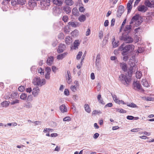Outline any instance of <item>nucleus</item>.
I'll return each instance as SVG.
<instances>
[{"instance_id":"1","label":"nucleus","mask_w":154,"mask_h":154,"mask_svg":"<svg viewBox=\"0 0 154 154\" xmlns=\"http://www.w3.org/2000/svg\"><path fill=\"white\" fill-rule=\"evenodd\" d=\"M133 67H131L128 70V74L125 75L124 74H121L119 76V80L121 82L126 86H128L129 85V83L131 81V79L130 78L132 76L133 72Z\"/></svg>"},{"instance_id":"2","label":"nucleus","mask_w":154,"mask_h":154,"mask_svg":"<svg viewBox=\"0 0 154 154\" xmlns=\"http://www.w3.org/2000/svg\"><path fill=\"white\" fill-rule=\"evenodd\" d=\"M134 46L132 44L126 45L123 43L118 48V50L122 51V55L123 56L127 55L130 52L134 49Z\"/></svg>"},{"instance_id":"3","label":"nucleus","mask_w":154,"mask_h":154,"mask_svg":"<svg viewBox=\"0 0 154 154\" xmlns=\"http://www.w3.org/2000/svg\"><path fill=\"white\" fill-rule=\"evenodd\" d=\"M140 15L139 14H136L134 16L131 18L130 23V24H132L134 23V25L136 26H139L142 22V21L139 20Z\"/></svg>"},{"instance_id":"4","label":"nucleus","mask_w":154,"mask_h":154,"mask_svg":"<svg viewBox=\"0 0 154 154\" xmlns=\"http://www.w3.org/2000/svg\"><path fill=\"white\" fill-rule=\"evenodd\" d=\"M50 0H43L40 2L39 7L42 10H47L50 5Z\"/></svg>"},{"instance_id":"5","label":"nucleus","mask_w":154,"mask_h":154,"mask_svg":"<svg viewBox=\"0 0 154 154\" xmlns=\"http://www.w3.org/2000/svg\"><path fill=\"white\" fill-rule=\"evenodd\" d=\"M121 40L123 41L126 43H131L133 42V39L128 34H122V36L120 37Z\"/></svg>"},{"instance_id":"6","label":"nucleus","mask_w":154,"mask_h":154,"mask_svg":"<svg viewBox=\"0 0 154 154\" xmlns=\"http://www.w3.org/2000/svg\"><path fill=\"white\" fill-rule=\"evenodd\" d=\"M62 11V9L60 7H54L53 8V14L55 16H58Z\"/></svg>"},{"instance_id":"7","label":"nucleus","mask_w":154,"mask_h":154,"mask_svg":"<svg viewBox=\"0 0 154 154\" xmlns=\"http://www.w3.org/2000/svg\"><path fill=\"white\" fill-rule=\"evenodd\" d=\"M28 5L30 9H32L34 7L37 5V2L34 0H29L28 2Z\"/></svg>"},{"instance_id":"8","label":"nucleus","mask_w":154,"mask_h":154,"mask_svg":"<svg viewBox=\"0 0 154 154\" xmlns=\"http://www.w3.org/2000/svg\"><path fill=\"white\" fill-rule=\"evenodd\" d=\"M132 26L131 24L126 26L124 30V32L122 34H128L132 30Z\"/></svg>"},{"instance_id":"9","label":"nucleus","mask_w":154,"mask_h":154,"mask_svg":"<svg viewBox=\"0 0 154 154\" xmlns=\"http://www.w3.org/2000/svg\"><path fill=\"white\" fill-rule=\"evenodd\" d=\"M40 90L39 88L36 86L32 90V94L34 97H36L38 95Z\"/></svg>"},{"instance_id":"10","label":"nucleus","mask_w":154,"mask_h":154,"mask_svg":"<svg viewBox=\"0 0 154 154\" xmlns=\"http://www.w3.org/2000/svg\"><path fill=\"white\" fill-rule=\"evenodd\" d=\"M54 61V57L52 56H50L48 57L46 63L48 65L51 66L53 63Z\"/></svg>"},{"instance_id":"11","label":"nucleus","mask_w":154,"mask_h":154,"mask_svg":"<svg viewBox=\"0 0 154 154\" xmlns=\"http://www.w3.org/2000/svg\"><path fill=\"white\" fill-rule=\"evenodd\" d=\"M137 10L139 11L145 12L147 10V8L144 5H141L138 7Z\"/></svg>"},{"instance_id":"12","label":"nucleus","mask_w":154,"mask_h":154,"mask_svg":"<svg viewBox=\"0 0 154 154\" xmlns=\"http://www.w3.org/2000/svg\"><path fill=\"white\" fill-rule=\"evenodd\" d=\"M67 75H66V77L67 82L68 84H70L72 82L71 75L70 72L69 70L67 71Z\"/></svg>"},{"instance_id":"13","label":"nucleus","mask_w":154,"mask_h":154,"mask_svg":"<svg viewBox=\"0 0 154 154\" xmlns=\"http://www.w3.org/2000/svg\"><path fill=\"white\" fill-rule=\"evenodd\" d=\"M133 87L134 89L135 90V88H136L137 89H140L141 86L138 82L134 81L133 83Z\"/></svg>"},{"instance_id":"14","label":"nucleus","mask_w":154,"mask_h":154,"mask_svg":"<svg viewBox=\"0 0 154 154\" xmlns=\"http://www.w3.org/2000/svg\"><path fill=\"white\" fill-rule=\"evenodd\" d=\"M120 66L122 70L125 72L127 71L128 67L126 64L125 63L122 62L120 63H119Z\"/></svg>"},{"instance_id":"15","label":"nucleus","mask_w":154,"mask_h":154,"mask_svg":"<svg viewBox=\"0 0 154 154\" xmlns=\"http://www.w3.org/2000/svg\"><path fill=\"white\" fill-rule=\"evenodd\" d=\"M41 80L40 77H37L35 79V81H34L33 84L34 85L38 86H40L41 84Z\"/></svg>"},{"instance_id":"16","label":"nucleus","mask_w":154,"mask_h":154,"mask_svg":"<svg viewBox=\"0 0 154 154\" xmlns=\"http://www.w3.org/2000/svg\"><path fill=\"white\" fill-rule=\"evenodd\" d=\"M77 23H79V22L71 21L69 22L68 24L69 25V27L75 28L77 27Z\"/></svg>"},{"instance_id":"17","label":"nucleus","mask_w":154,"mask_h":154,"mask_svg":"<svg viewBox=\"0 0 154 154\" xmlns=\"http://www.w3.org/2000/svg\"><path fill=\"white\" fill-rule=\"evenodd\" d=\"M63 10L66 14H69L71 13V8L69 6H65L63 8Z\"/></svg>"},{"instance_id":"18","label":"nucleus","mask_w":154,"mask_h":154,"mask_svg":"<svg viewBox=\"0 0 154 154\" xmlns=\"http://www.w3.org/2000/svg\"><path fill=\"white\" fill-rule=\"evenodd\" d=\"M68 53L67 52H64L62 54L58 55L57 56V59L58 60H62L65 56H66Z\"/></svg>"},{"instance_id":"19","label":"nucleus","mask_w":154,"mask_h":154,"mask_svg":"<svg viewBox=\"0 0 154 154\" xmlns=\"http://www.w3.org/2000/svg\"><path fill=\"white\" fill-rule=\"evenodd\" d=\"M60 109L62 113H64L67 112V108L64 104H63L60 106Z\"/></svg>"},{"instance_id":"20","label":"nucleus","mask_w":154,"mask_h":154,"mask_svg":"<svg viewBox=\"0 0 154 154\" xmlns=\"http://www.w3.org/2000/svg\"><path fill=\"white\" fill-rule=\"evenodd\" d=\"M66 43L67 45H69L72 42V39L70 36H67L65 38Z\"/></svg>"},{"instance_id":"21","label":"nucleus","mask_w":154,"mask_h":154,"mask_svg":"<svg viewBox=\"0 0 154 154\" xmlns=\"http://www.w3.org/2000/svg\"><path fill=\"white\" fill-rule=\"evenodd\" d=\"M80 45L79 41V40H75L74 42L73 49L76 50L78 48V46Z\"/></svg>"},{"instance_id":"22","label":"nucleus","mask_w":154,"mask_h":154,"mask_svg":"<svg viewBox=\"0 0 154 154\" xmlns=\"http://www.w3.org/2000/svg\"><path fill=\"white\" fill-rule=\"evenodd\" d=\"M145 5L149 7H154V4H152L149 0H146L144 2Z\"/></svg>"},{"instance_id":"23","label":"nucleus","mask_w":154,"mask_h":154,"mask_svg":"<svg viewBox=\"0 0 154 154\" xmlns=\"http://www.w3.org/2000/svg\"><path fill=\"white\" fill-rule=\"evenodd\" d=\"M53 2L54 4L58 6H61L63 3L61 0H53Z\"/></svg>"},{"instance_id":"24","label":"nucleus","mask_w":154,"mask_h":154,"mask_svg":"<svg viewBox=\"0 0 154 154\" xmlns=\"http://www.w3.org/2000/svg\"><path fill=\"white\" fill-rule=\"evenodd\" d=\"M86 17L84 15L82 14L79 17L78 20L80 22H83L86 20Z\"/></svg>"},{"instance_id":"25","label":"nucleus","mask_w":154,"mask_h":154,"mask_svg":"<svg viewBox=\"0 0 154 154\" xmlns=\"http://www.w3.org/2000/svg\"><path fill=\"white\" fill-rule=\"evenodd\" d=\"M84 108L85 111L88 113H89L91 112V109L89 105L87 104H85L84 105Z\"/></svg>"},{"instance_id":"26","label":"nucleus","mask_w":154,"mask_h":154,"mask_svg":"<svg viewBox=\"0 0 154 154\" xmlns=\"http://www.w3.org/2000/svg\"><path fill=\"white\" fill-rule=\"evenodd\" d=\"M72 13L73 15L76 16H79V14L78 11L76 8H73L72 10Z\"/></svg>"},{"instance_id":"27","label":"nucleus","mask_w":154,"mask_h":154,"mask_svg":"<svg viewBox=\"0 0 154 154\" xmlns=\"http://www.w3.org/2000/svg\"><path fill=\"white\" fill-rule=\"evenodd\" d=\"M65 2L68 6L72 5L74 3V2L72 0H66Z\"/></svg>"},{"instance_id":"28","label":"nucleus","mask_w":154,"mask_h":154,"mask_svg":"<svg viewBox=\"0 0 154 154\" xmlns=\"http://www.w3.org/2000/svg\"><path fill=\"white\" fill-rule=\"evenodd\" d=\"M119 41H115V38H113V40L112 42L113 46L114 48H116L118 47L119 45Z\"/></svg>"},{"instance_id":"29","label":"nucleus","mask_w":154,"mask_h":154,"mask_svg":"<svg viewBox=\"0 0 154 154\" xmlns=\"http://www.w3.org/2000/svg\"><path fill=\"white\" fill-rule=\"evenodd\" d=\"M142 84L145 87H148L149 86V84H148L147 82L145 79H142Z\"/></svg>"},{"instance_id":"30","label":"nucleus","mask_w":154,"mask_h":154,"mask_svg":"<svg viewBox=\"0 0 154 154\" xmlns=\"http://www.w3.org/2000/svg\"><path fill=\"white\" fill-rule=\"evenodd\" d=\"M119 12L123 13L124 11V7L122 5H120L119 6L118 10Z\"/></svg>"},{"instance_id":"31","label":"nucleus","mask_w":154,"mask_h":154,"mask_svg":"<svg viewBox=\"0 0 154 154\" xmlns=\"http://www.w3.org/2000/svg\"><path fill=\"white\" fill-rule=\"evenodd\" d=\"M23 106L27 108H29L32 107V104L31 103L28 102L27 103L24 104Z\"/></svg>"},{"instance_id":"32","label":"nucleus","mask_w":154,"mask_h":154,"mask_svg":"<svg viewBox=\"0 0 154 154\" xmlns=\"http://www.w3.org/2000/svg\"><path fill=\"white\" fill-rule=\"evenodd\" d=\"M78 31L77 29H75L72 32L71 34L73 36H76L78 35Z\"/></svg>"},{"instance_id":"33","label":"nucleus","mask_w":154,"mask_h":154,"mask_svg":"<svg viewBox=\"0 0 154 154\" xmlns=\"http://www.w3.org/2000/svg\"><path fill=\"white\" fill-rule=\"evenodd\" d=\"M11 97L12 99L16 98L18 97V94L17 92H14L11 95Z\"/></svg>"},{"instance_id":"34","label":"nucleus","mask_w":154,"mask_h":154,"mask_svg":"<svg viewBox=\"0 0 154 154\" xmlns=\"http://www.w3.org/2000/svg\"><path fill=\"white\" fill-rule=\"evenodd\" d=\"M142 75V73L140 72L137 71L136 73V77L137 79H140Z\"/></svg>"},{"instance_id":"35","label":"nucleus","mask_w":154,"mask_h":154,"mask_svg":"<svg viewBox=\"0 0 154 154\" xmlns=\"http://www.w3.org/2000/svg\"><path fill=\"white\" fill-rule=\"evenodd\" d=\"M127 8L128 9V13L130 12L132 8V5L129 3H127Z\"/></svg>"},{"instance_id":"36","label":"nucleus","mask_w":154,"mask_h":154,"mask_svg":"<svg viewBox=\"0 0 154 154\" xmlns=\"http://www.w3.org/2000/svg\"><path fill=\"white\" fill-rule=\"evenodd\" d=\"M102 112L100 110H94L92 112V115H96L97 114H101Z\"/></svg>"},{"instance_id":"37","label":"nucleus","mask_w":154,"mask_h":154,"mask_svg":"<svg viewBox=\"0 0 154 154\" xmlns=\"http://www.w3.org/2000/svg\"><path fill=\"white\" fill-rule=\"evenodd\" d=\"M1 104V106L3 107H7L9 105V103H8L7 101H5L2 102Z\"/></svg>"},{"instance_id":"38","label":"nucleus","mask_w":154,"mask_h":154,"mask_svg":"<svg viewBox=\"0 0 154 154\" xmlns=\"http://www.w3.org/2000/svg\"><path fill=\"white\" fill-rule=\"evenodd\" d=\"M63 31L66 33H69L70 32L69 27L68 26H65L63 29Z\"/></svg>"},{"instance_id":"39","label":"nucleus","mask_w":154,"mask_h":154,"mask_svg":"<svg viewBox=\"0 0 154 154\" xmlns=\"http://www.w3.org/2000/svg\"><path fill=\"white\" fill-rule=\"evenodd\" d=\"M27 94L25 93H23L20 96V98L23 100H25L26 98Z\"/></svg>"},{"instance_id":"40","label":"nucleus","mask_w":154,"mask_h":154,"mask_svg":"<svg viewBox=\"0 0 154 154\" xmlns=\"http://www.w3.org/2000/svg\"><path fill=\"white\" fill-rule=\"evenodd\" d=\"M17 3L18 4H20L22 5L24 4L26 2V0H17Z\"/></svg>"},{"instance_id":"41","label":"nucleus","mask_w":154,"mask_h":154,"mask_svg":"<svg viewBox=\"0 0 154 154\" xmlns=\"http://www.w3.org/2000/svg\"><path fill=\"white\" fill-rule=\"evenodd\" d=\"M82 54V51H79L76 56V59L78 60L80 59Z\"/></svg>"},{"instance_id":"42","label":"nucleus","mask_w":154,"mask_h":154,"mask_svg":"<svg viewBox=\"0 0 154 154\" xmlns=\"http://www.w3.org/2000/svg\"><path fill=\"white\" fill-rule=\"evenodd\" d=\"M145 50L144 48L143 47H139L137 52L138 53H142Z\"/></svg>"},{"instance_id":"43","label":"nucleus","mask_w":154,"mask_h":154,"mask_svg":"<svg viewBox=\"0 0 154 154\" xmlns=\"http://www.w3.org/2000/svg\"><path fill=\"white\" fill-rule=\"evenodd\" d=\"M38 72L40 73L41 75H44V69H43L42 68H39L38 69Z\"/></svg>"},{"instance_id":"44","label":"nucleus","mask_w":154,"mask_h":154,"mask_svg":"<svg viewBox=\"0 0 154 154\" xmlns=\"http://www.w3.org/2000/svg\"><path fill=\"white\" fill-rule=\"evenodd\" d=\"M117 111H118L121 113H126V111L122 109H119V108H116V109Z\"/></svg>"},{"instance_id":"45","label":"nucleus","mask_w":154,"mask_h":154,"mask_svg":"<svg viewBox=\"0 0 154 154\" xmlns=\"http://www.w3.org/2000/svg\"><path fill=\"white\" fill-rule=\"evenodd\" d=\"M99 38L100 39H101L103 36V33L102 30L99 31Z\"/></svg>"},{"instance_id":"46","label":"nucleus","mask_w":154,"mask_h":154,"mask_svg":"<svg viewBox=\"0 0 154 154\" xmlns=\"http://www.w3.org/2000/svg\"><path fill=\"white\" fill-rule=\"evenodd\" d=\"M126 104L127 106L130 107L135 108V107H137L136 105L133 103H131L130 104H128V103H127Z\"/></svg>"},{"instance_id":"47","label":"nucleus","mask_w":154,"mask_h":154,"mask_svg":"<svg viewBox=\"0 0 154 154\" xmlns=\"http://www.w3.org/2000/svg\"><path fill=\"white\" fill-rule=\"evenodd\" d=\"M86 54V51H85L84 54H83V55L82 57V58L81 59V61L80 62V63L82 65V62L84 60L85 58V57Z\"/></svg>"},{"instance_id":"48","label":"nucleus","mask_w":154,"mask_h":154,"mask_svg":"<svg viewBox=\"0 0 154 154\" xmlns=\"http://www.w3.org/2000/svg\"><path fill=\"white\" fill-rule=\"evenodd\" d=\"M76 86L71 85L70 87L71 90L73 92H75L76 90Z\"/></svg>"},{"instance_id":"49","label":"nucleus","mask_w":154,"mask_h":154,"mask_svg":"<svg viewBox=\"0 0 154 154\" xmlns=\"http://www.w3.org/2000/svg\"><path fill=\"white\" fill-rule=\"evenodd\" d=\"M25 90V87L24 86H20L18 88V90L20 92H23Z\"/></svg>"},{"instance_id":"50","label":"nucleus","mask_w":154,"mask_h":154,"mask_svg":"<svg viewBox=\"0 0 154 154\" xmlns=\"http://www.w3.org/2000/svg\"><path fill=\"white\" fill-rule=\"evenodd\" d=\"M58 47L60 49L64 50L66 48V45H65L61 44L59 45Z\"/></svg>"},{"instance_id":"51","label":"nucleus","mask_w":154,"mask_h":154,"mask_svg":"<svg viewBox=\"0 0 154 154\" xmlns=\"http://www.w3.org/2000/svg\"><path fill=\"white\" fill-rule=\"evenodd\" d=\"M68 17L67 16L65 15L63 17L62 20L64 22H66L68 20Z\"/></svg>"},{"instance_id":"52","label":"nucleus","mask_w":154,"mask_h":154,"mask_svg":"<svg viewBox=\"0 0 154 154\" xmlns=\"http://www.w3.org/2000/svg\"><path fill=\"white\" fill-rule=\"evenodd\" d=\"M63 120L64 121H69L71 120V118L69 116H67L63 118Z\"/></svg>"},{"instance_id":"53","label":"nucleus","mask_w":154,"mask_h":154,"mask_svg":"<svg viewBox=\"0 0 154 154\" xmlns=\"http://www.w3.org/2000/svg\"><path fill=\"white\" fill-rule=\"evenodd\" d=\"M45 71L46 72V73L50 74L51 71V69L50 67H47L45 68Z\"/></svg>"},{"instance_id":"54","label":"nucleus","mask_w":154,"mask_h":154,"mask_svg":"<svg viewBox=\"0 0 154 154\" xmlns=\"http://www.w3.org/2000/svg\"><path fill=\"white\" fill-rule=\"evenodd\" d=\"M58 69L57 67L54 66H52V70L53 72L55 73L57 72V70Z\"/></svg>"},{"instance_id":"55","label":"nucleus","mask_w":154,"mask_h":154,"mask_svg":"<svg viewBox=\"0 0 154 154\" xmlns=\"http://www.w3.org/2000/svg\"><path fill=\"white\" fill-rule=\"evenodd\" d=\"M64 93V94L67 96L69 95V92L67 89H65Z\"/></svg>"},{"instance_id":"56","label":"nucleus","mask_w":154,"mask_h":154,"mask_svg":"<svg viewBox=\"0 0 154 154\" xmlns=\"http://www.w3.org/2000/svg\"><path fill=\"white\" fill-rule=\"evenodd\" d=\"M123 58V60L125 61H127L129 59V57L128 55H125Z\"/></svg>"},{"instance_id":"57","label":"nucleus","mask_w":154,"mask_h":154,"mask_svg":"<svg viewBox=\"0 0 154 154\" xmlns=\"http://www.w3.org/2000/svg\"><path fill=\"white\" fill-rule=\"evenodd\" d=\"M19 100H14L11 102V105H14L16 103H19Z\"/></svg>"},{"instance_id":"58","label":"nucleus","mask_w":154,"mask_h":154,"mask_svg":"<svg viewBox=\"0 0 154 154\" xmlns=\"http://www.w3.org/2000/svg\"><path fill=\"white\" fill-rule=\"evenodd\" d=\"M115 22V19L113 18L112 19L111 21V26H113L114 25Z\"/></svg>"},{"instance_id":"59","label":"nucleus","mask_w":154,"mask_h":154,"mask_svg":"<svg viewBox=\"0 0 154 154\" xmlns=\"http://www.w3.org/2000/svg\"><path fill=\"white\" fill-rule=\"evenodd\" d=\"M127 119L129 120H132L134 119V117L131 116H128L126 117Z\"/></svg>"},{"instance_id":"60","label":"nucleus","mask_w":154,"mask_h":154,"mask_svg":"<svg viewBox=\"0 0 154 154\" xmlns=\"http://www.w3.org/2000/svg\"><path fill=\"white\" fill-rule=\"evenodd\" d=\"M109 34H108L107 35H105L104 38V40H105L106 42H107L109 39Z\"/></svg>"},{"instance_id":"61","label":"nucleus","mask_w":154,"mask_h":154,"mask_svg":"<svg viewBox=\"0 0 154 154\" xmlns=\"http://www.w3.org/2000/svg\"><path fill=\"white\" fill-rule=\"evenodd\" d=\"M152 20V17L151 16H148L146 18V21L148 22Z\"/></svg>"},{"instance_id":"62","label":"nucleus","mask_w":154,"mask_h":154,"mask_svg":"<svg viewBox=\"0 0 154 154\" xmlns=\"http://www.w3.org/2000/svg\"><path fill=\"white\" fill-rule=\"evenodd\" d=\"M91 33V30L90 29H88L87 31L86 32V36H88Z\"/></svg>"},{"instance_id":"63","label":"nucleus","mask_w":154,"mask_h":154,"mask_svg":"<svg viewBox=\"0 0 154 154\" xmlns=\"http://www.w3.org/2000/svg\"><path fill=\"white\" fill-rule=\"evenodd\" d=\"M27 100L29 101H32V97L31 95H29L27 97Z\"/></svg>"},{"instance_id":"64","label":"nucleus","mask_w":154,"mask_h":154,"mask_svg":"<svg viewBox=\"0 0 154 154\" xmlns=\"http://www.w3.org/2000/svg\"><path fill=\"white\" fill-rule=\"evenodd\" d=\"M99 136V134L98 133H96L94 134V135L93 136V137L95 139H96Z\"/></svg>"}]
</instances>
